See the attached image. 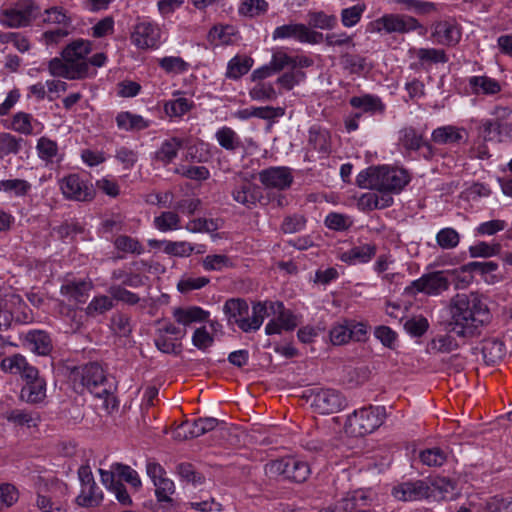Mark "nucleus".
Segmentation results:
<instances>
[{
    "label": "nucleus",
    "instance_id": "1",
    "mask_svg": "<svg viewBox=\"0 0 512 512\" xmlns=\"http://www.w3.org/2000/svg\"><path fill=\"white\" fill-rule=\"evenodd\" d=\"M450 318L446 331L467 340L481 334L489 322L490 312L481 295L476 292L458 293L448 304Z\"/></svg>",
    "mask_w": 512,
    "mask_h": 512
},
{
    "label": "nucleus",
    "instance_id": "2",
    "mask_svg": "<svg viewBox=\"0 0 512 512\" xmlns=\"http://www.w3.org/2000/svg\"><path fill=\"white\" fill-rule=\"evenodd\" d=\"M71 379L75 389L80 386L87 389L91 394L98 398H104V406L108 409L116 407V400L113 396L116 390L113 379H109L104 369L98 363H88L86 365L76 367L71 372ZM81 390L80 392H82Z\"/></svg>",
    "mask_w": 512,
    "mask_h": 512
},
{
    "label": "nucleus",
    "instance_id": "3",
    "mask_svg": "<svg viewBox=\"0 0 512 512\" xmlns=\"http://www.w3.org/2000/svg\"><path fill=\"white\" fill-rule=\"evenodd\" d=\"M410 181L408 172L395 167H370L361 171L356 183L360 188L384 189L400 192Z\"/></svg>",
    "mask_w": 512,
    "mask_h": 512
},
{
    "label": "nucleus",
    "instance_id": "4",
    "mask_svg": "<svg viewBox=\"0 0 512 512\" xmlns=\"http://www.w3.org/2000/svg\"><path fill=\"white\" fill-rule=\"evenodd\" d=\"M223 311L228 317L229 323L237 324V326L245 333L257 331L268 313L267 302H256L252 306V315L249 316L248 303L239 298H232L225 302Z\"/></svg>",
    "mask_w": 512,
    "mask_h": 512
},
{
    "label": "nucleus",
    "instance_id": "5",
    "mask_svg": "<svg viewBox=\"0 0 512 512\" xmlns=\"http://www.w3.org/2000/svg\"><path fill=\"white\" fill-rule=\"evenodd\" d=\"M386 417L385 408L382 406H367L355 410L348 416L346 428L356 437L364 436L379 428Z\"/></svg>",
    "mask_w": 512,
    "mask_h": 512
},
{
    "label": "nucleus",
    "instance_id": "6",
    "mask_svg": "<svg viewBox=\"0 0 512 512\" xmlns=\"http://www.w3.org/2000/svg\"><path fill=\"white\" fill-rule=\"evenodd\" d=\"M265 473L270 477L283 476L287 480L302 483L308 478L310 468L307 462L286 457L267 463Z\"/></svg>",
    "mask_w": 512,
    "mask_h": 512
},
{
    "label": "nucleus",
    "instance_id": "7",
    "mask_svg": "<svg viewBox=\"0 0 512 512\" xmlns=\"http://www.w3.org/2000/svg\"><path fill=\"white\" fill-rule=\"evenodd\" d=\"M39 8L32 0H19L14 8L0 13V22L11 28L28 26L37 17Z\"/></svg>",
    "mask_w": 512,
    "mask_h": 512
},
{
    "label": "nucleus",
    "instance_id": "8",
    "mask_svg": "<svg viewBox=\"0 0 512 512\" xmlns=\"http://www.w3.org/2000/svg\"><path fill=\"white\" fill-rule=\"evenodd\" d=\"M60 189L65 198L80 202L91 201L96 194L93 185L83 180L78 174H70L62 178Z\"/></svg>",
    "mask_w": 512,
    "mask_h": 512
},
{
    "label": "nucleus",
    "instance_id": "9",
    "mask_svg": "<svg viewBox=\"0 0 512 512\" xmlns=\"http://www.w3.org/2000/svg\"><path fill=\"white\" fill-rule=\"evenodd\" d=\"M450 286V279L447 271H435L422 275L419 279L412 282L407 291L416 290L428 295H439L448 290Z\"/></svg>",
    "mask_w": 512,
    "mask_h": 512
},
{
    "label": "nucleus",
    "instance_id": "10",
    "mask_svg": "<svg viewBox=\"0 0 512 512\" xmlns=\"http://www.w3.org/2000/svg\"><path fill=\"white\" fill-rule=\"evenodd\" d=\"M311 406L320 414H332L346 406V399L337 390L320 389L312 394Z\"/></svg>",
    "mask_w": 512,
    "mask_h": 512
},
{
    "label": "nucleus",
    "instance_id": "11",
    "mask_svg": "<svg viewBox=\"0 0 512 512\" xmlns=\"http://www.w3.org/2000/svg\"><path fill=\"white\" fill-rule=\"evenodd\" d=\"M294 38L299 42L318 44L323 41V34L310 30L304 24H287L277 27L273 32V39Z\"/></svg>",
    "mask_w": 512,
    "mask_h": 512
},
{
    "label": "nucleus",
    "instance_id": "12",
    "mask_svg": "<svg viewBox=\"0 0 512 512\" xmlns=\"http://www.w3.org/2000/svg\"><path fill=\"white\" fill-rule=\"evenodd\" d=\"M48 68L51 75L67 79H83L90 76L87 62L71 64L64 59L53 58L49 61Z\"/></svg>",
    "mask_w": 512,
    "mask_h": 512
},
{
    "label": "nucleus",
    "instance_id": "13",
    "mask_svg": "<svg viewBox=\"0 0 512 512\" xmlns=\"http://www.w3.org/2000/svg\"><path fill=\"white\" fill-rule=\"evenodd\" d=\"M25 307L22 298L17 294L0 295V331L8 329L14 319L19 320L17 313Z\"/></svg>",
    "mask_w": 512,
    "mask_h": 512
},
{
    "label": "nucleus",
    "instance_id": "14",
    "mask_svg": "<svg viewBox=\"0 0 512 512\" xmlns=\"http://www.w3.org/2000/svg\"><path fill=\"white\" fill-rule=\"evenodd\" d=\"M160 28L151 22H140L134 27L132 43L140 49L157 47L160 41Z\"/></svg>",
    "mask_w": 512,
    "mask_h": 512
},
{
    "label": "nucleus",
    "instance_id": "15",
    "mask_svg": "<svg viewBox=\"0 0 512 512\" xmlns=\"http://www.w3.org/2000/svg\"><path fill=\"white\" fill-rule=\"evenodd\" d=\"M259 180L267 188L285 190L291 186L293 176L287 167H270L259 172Z\"/></svg>",
    "mask_w": 512,
    "mask_h": 512
},
{
    "label": "nucleus",
    "instance_id": "16",
    "mask_svg": "<svg viewBox=\"0 0 512 512\" xmlns=\"http://www.w3.org/2000/svg\"><path fill=\"white\" fill-rule=\"evenodd\" d=\"M430 487L423 480L403 482L395 486L392 495L401 501H417L429 497Z\"/></svg>",
    "mask_w": 512,
    "mask_h": 512
},
{
    "label": "nucleus",
    "instance_id": "17",
    "mask_svg": "<svg viewBox=\"0 0 512 512\" xmlns=\"http://www.w3.org/2000/svg\"><path fill=\"white\" fill-rule=\"evenodd\" d=\"M92 288L93 283L90 279H66L60 292L69 301L85 303Z\"/></svg>",
    "mask_w": 512,
    "mask_h": 512
},
{
    "label": "nucleus",
    "instance_id": "18",
    "mask_svg": "<svg viewBox=\"0 0 512 512\" xmlns=\"http://www.w3.org/2000/svg\"><path fill=\"white\" fill-rule=\"evenodd\" d=\"M59 489L62 492L66 490V486L62 483H52L50 486L45 485L37 493V507L43 512H66L63 503L53 495V490Z\"/></svg>",
    "mask_w": 512,
    "mask_h": 512
},
{
    "label": "nucleus",
    "instance_id": "19",
    "mask_svg": "<svg viewBox=\"0 0 512 512\" xmlns=\"http://www.w3.org/2000/svg\"><path fill=\"white\" fill-rule=\"evenodd\" d=\"M1 368L5 372L20 374L27 382L38 379V370L20 354L4 358L1 361Z\"/></svg>",
    "mask_w": 512,
    "mask_h": 512
},
{
    "label": "nucleus",
    "instance_id": "20",
    "mask_svg": "<svg viewBox=\"0 0 512 512\" xmlns=\"http://www.w3.org/2000/svg\"><path fill=\"white\" fill-rule=\"evenodd\" d=\"M378 30L383 28L386 32L405 33L420 27L419 22L411 16L386 15L376 21Z\"/></svg>",
    "mask_w": 512,
    "mask_h": 512
},
{
    "label": "nucleus",
    "instance_id": "21",
    "mask_svg": "<svg viewBox=\"0 0 512 512\" xmlns=\"http://www.w3.org/2000/svg\"><path fill=\"white\" fill-rule=\"evenodd\" d=\"M431 139L438 145L459 144L467 142L468 132L461 127L445 125L434 129L431 134Z\"/></svg>",
    "mask_w": 512,
    "mask_h": 512
},
{
    "label": "nucleus",
    "instance_id": "22",
    "mask_svg": "<svg viewBox=\"0 0 512 512\" xmlns=\"http://www.w3.org/2000/svg\"><path fill=\"white\" fill-rule=\"evenodd\" d=\"M231 195L237 203L242 204L247 208H252L259 201L261 192L259 187L255 184L249 181H242L234 186Z\"/></svg>",
    "mask_w": 512,
    "mask_h": 512
},
{
    "label": "nucleus",
    "instance_id": "23",
    "mask_svg": "<svg viewBox=\"0 0 512 512\" xmlns=\"http://www.w3.org/2000/svg\"><path fill=\"white\" fill-rule=\"evenodd\" d=\"M338 512H371L368 498L364 492L354 491L336 503Z\"/></svg>",
    "mask_w": 512,
    "mask_h": 512
},
{
    "label": "nucleus",
    "instance_id": "24",
    "mask_svg": "<svg viewBox=\"0 0 512 512\" xmlns=\"http://www.w3.org/2000/svg\"><path fill=\"white\" fill-rule=\"evenodd\" d=\"M327 130L313 126L309 130L308 145L313 150L327 157L331 153V139Z\"/></svg>",
    "mask_w": 512,
    "mask_h": 512
},
{
    "label": "nucleus",
    "instance_id": "25",
    "mask_svg": "<svg viewBox=\"0 0 512 512\" xmlns=\"http://www.w3.org/2000/svg\"><path fill=\"white\" fill-rule=\"evenodd\" d=\"M376 254V246L373 244H363L355 246L350 250L343 252L340 256L341 261L354 265L356 263H367Z\"/></svg>",
    "mask_w": 512,
    "mask_h": 512
},
{
    "label": "nucleus",
    "instance_id": "26",
    "mask_svg": "<svg viewBox=\"0 0 512 512\" xmlns=\"http://www.w3.org/2000/svg\"><path fill=\"white\" fill-rule=\"evenodd\" d=\"M115 120L117 127L124 131H141L150 126L149 120L128 111L118 113Z\"/></svg>",
    "mask_w": 512,
    "mask_h": 512
},
{
    "label": "nucleus",
    "instance_id": "27",
    "mask_svg": "<svg viewBox=\"0 0 512 512\" xmlns=\"http://www.w3.org/2000/svg\"><path fill=\"white\" fill-rule=\"evenodd\" d=\"M433 36L439 44L454 46L460 41L461 32L454 24L440 22L435 26Z\"/></svg>",
    "mask_w": 512,
    "mask_h": 512
},
{
    "label": "nucleus",
    "instance_id": "28",
    "mask_svg": "<svg viewBox=\"0 0 512 512\" xmlns=\"http://www.w3.org/2000/svg\"><path fill=\"white\" fill-rule=\"evenodd\" d=\"M506 354L504 343L497 338H489L483 341L482 355L487 365H495Z\"/></svg>",
    "mask_w": 512,
    "mask_h": 512
},
{
    "label": "nucleus",
    "instance_id": "29",
    "mask_svg": "<svg viewBox=\"0 0 512 512\" xmlns=\"http://www.w3.org/2000/svg\"><path fill=\"white\" fill-rule=\"evenodd\" d=\"M90 52V42L80 39L72 42L62 51V58L68 63L76 64L85 62L83 59Z\"/></svg>",
    "mask_w": 512,
    "mask_h": 512
},
{
    "label": "nucleus",
    "instance_id": "30",
    "mask_svg": "<svg viewBox=\"0 0 512 512\" xmlns=\"http://www.w3.org/2000/svg\"><path fill=\"white\" fill-rule=\"evenodd\" d=\"M284 114V109L280 107H250L238 110L235 116L241 120H247L251 117H256L264 120H271L273 118L282 116Z\"/></svg>",
    "mask_w": 512,
    "mask_h": 512
},
{
    "label": "nucleus",
    "instance_id": "31",
    "mask_svg": "<svg viewBox=\"0 0 512 512\" xmlns=\"http://www.w3.org/2000/svg\"><path fill=\"white\" fill-rule=\"evenodd\" d=\"M483 130L485 138L493 139L497 137L498 141L502 142L507 139H512V123L506 121H490L487 120L483 123Z\"/></svg>",
    "mask_w": 512,
    "mask_h": 512
},
{
    "label": "nucleus",
    "instance_id": "32",
    "mask_svg": "<svg viewBox=\"0 0 512 512\" xmlns=\"http://www.w3.org/2000/svg\"><path fill=\"white\" fill-rule=\"evenodd\" d=\"M469 85L474 94L495 95L501 91L498 81L487 76H473L469 79Z\"/></svg>",
    "mask_w": 512,
    "mask_h": 512
},
{
    "label": "nucleus",
    "instance_id": "33",
    "mask_svg": "<svg viewBox=\"0 0 512 512\" xmlns=\"http://www.w3.org/2000/svg\"><path fill=\"white\" fill-rule=\"evenodd\" d=\"M209 313L200 307H189V308H176L174 309L173 316L175 320L185 326L193 322L205 321Z\"/></svg>",
    "mask_w": 512,
    "mask_h": 512
},
{
    "label": "nucleus",
    "instance_id": "34",
    "mask_svg": "<svg viewBox=\"0 0 512 512\" xmlns=\"http://www.w3.org/2000/svg\"><path fill=\"white\" fill-rule=\"evenodd\" d=\"M26 340L30 349L39 355H48L52 350L51 339L45 331H31L27 333Z\"/></svg>",
    "mask_w": 512,
    "mask_h": 512
},
{
    "label": "nucleus",
    "instance_id": "35",
    "mask_svg": "<svg viewBox=\"0 0 512 512\" xmlns=\"http://www.w3.org/2000/svg\"><path fill=\"white\" fill-rule=\"evenodd\" d=\"M46 384L42 379L27 382L21 389L20 398L28 403H38L45 398Z\"/></svg>",
    "mask_w": 512,
    "mask_h": 512
},
{
    "label": "nucleus",
    "instance_id": "36",
    "mask_svg": "<svg viewBox=\"0 0 512 512\" xmlns=\"http://www.w3.org/2000/svg\"><path fill=\"white\" fill-rule=\"evenodd\" d=\"M102 500L103 493L96 482L81 488V492L76 498L79 506L87 508L99 506Z\"/></svg>",
    "mask_w": 512,
    "mask_h": 512
},
{
    "label": "nucleus",
    "instance_id": "37",
    "mask_svg": "<svg viewBox=\"0 0 512 512\" xmlns=\"http://www.w3.org/2000/svg\"><path fill=\"white\" fill-rule=\"evenodd\" d=\"M424 143L423 137L413 127H404L399 131L398 144L406 151H417Z\"/></svg>",
    "mask_w": 512,
    "mask_h": 512
},
{
    "label": "nucleus",
    "instance_id": "38",
    "mask_svg": "<svg viewBox=\"0 0 512 512\" xmlns=\"http://www.w3.org/2000/svg\"><path fill=\"white\" fill-rule=\"evenodd\" d=\"M268 312L277 314V320L284 330H293L297 326L296 317L288 310H285L282 302H267Z\"/></svg>",
    "mask_w": 512,
    "mask_h": 512
},
{
    "label": "nucleus",
    "instance_id": "39",
    "mask_svg": "<svg viewBox=\"0 0 512 512\" xmlns=\"http://www.w3.org/2000/svg\"><path fill=\"white\" fill-rule=\"evenodd\" d=\"M159 244L164 245V252L177 256V257H187L191 255V253L194 251V247L185 241H179V242H172V241H157V240H150L149 245L150 246H157Z\"/></svg>",
    "mask_w": 512,
    "mask_h": 512
},
{
    "label": "nucleus",
    "instance_id": "40",
    "mask_svg": "<svg viewBox=\"0 0 512 512\" xmlns=\"http://www.w3.org/2000/svg\"><path fill=\"white\" fill-rule=\"evenodd\" d=\"M350 104L354 108L362 109L364 112H380L384 111V104L379 97L372 95H364L361 97H352Z\"/></svg>",
    "mask_w": 512,
    "mask_h": 512
},
{
    "label": "nucleus",
    "instance_id": "41",
    "mask_svg": "<svg viewBox=\"0 0 512 512\" xmlns=\"http://www.w3.org/2000/svg\"><path fill=\"white\" fill-rule=\"evenodd\" d=\"M181 147L182 141L178 138L166 140L156 152L155 158L164 164H168L177 156Z\"/></svg>",
    "mask_w": 512,
    "mask_h": 512
},
{
    "label": "nucleus",
    "instance_id": "42",
    "mask_svg": "<svg viewBox=\"0 0 512 512\" xmlns=\"http://www.w3.org/2000/svg\"><path fill=\"white\" fill-rule=\"evenodd\" d=\"M417 57L423 67L431 64H444L449 60L444 50L435 48H420L417 50Z\"/></svg>",
    "mask_w": 512,
    "mask_h": 512
},
{
    "label": "nucleus",
    "instance_id": "43",
    "mask_svg": "<svg viewBox=\"0 0 512 512\" xmlns=\"http://www.w3.org/2000/svg\"><path fill=\"white\" fill-rule=\"evenodd\" d=\"M215 136L219 145L228 151H234L241 147L240 138L230 127L220 128Z\"/></svg>",
    "mask_w": 512,
    "mask_h": 512
},
{
    "label": "nucleus",
    "instance_id": "44",
    "mask_svg": "<svg viewBox=\"0 0 512 512\" xmlns=\"http://www.w3.org/2000/svg\"><path fill=\"white\" fill-rule=\"evenodd\" d=\"M340 60L343 68L352 74H360L369 69L366 58L360 55L344 53Z\"/></svg>",
    "mask_w": 512,
    "mask_h": 512
},
{
    "label": "nucleus",
    "instance_id": "45",
    "mask_svg": "<svg viewBox=\"0 0 512 512\" xmlns=\"http://www.w3.org/2000/svg\"><path fill=\"white\" fill-rule=\"evenodd\" d=\"M180 222V217L175 210L162 212L154 218L155 227L162 232L179 229Z\"/></svg>",
    "mask_w": 512,
    "mask_h": 512
},
{
    "label": "nucleus",
    "instance_id": "46",
    "mask_svg": "<svg viewBox=\"0 0 512 512\" xmlns=\"http://www.w3.org/2000/svg\"><path fill=\"white\" fill-rule=\"evenodd\" d=\"M252 64L253 60L251 58L236 56L228 64L227 76L239 79L251 69Z\"/></svg>",
    "mask_w": 512,
    "mask_h": 512
},
{
    "label": "nucleus",
    "instance_id": "47",
    "mask_svg": "<svg viewBox=\"0 0 512 512\" xmlns=\"http://www.w3.org/2000/svg\"><path fill=\"white\" fill-rule=\"evenodd\" d=\"M219 424L218 419L214 417L198 418L190 424L191 438L200 437L212 430Z\"/></svg>",
    "mask_w": 512,
    "mask_h": 512
},
{
    "label": "nucleus",
    "instance_id": "48",
    "mask_svg": "<svg viewBox=\"0 0 512 512\" xmlns=\"http://www.w3.org/2000/svg\"><path fill=\"white\" fill-rule=\"evenodd\" d=\"M436 242L442 249H454L460 242V235L453 228H443L437 233Z\"/></svg>",
    "mask_w": 512,
    "mask_h": 512
},
{
    "label": "nucleus",
    "instance_id": "49",
    "mask_svg": "<svg viewBox=\"0 0 512 512\" xmlns=\"http://www.w3.org/2000/svg\"><path fill=\"white\" fill-rule=\"evenodd\" d=\"M108 293L113 300L121 301L128 305H135L140 301L137 294L127 290L124 286L113 284L108 288Z\"/></svg>",
    "mask_w": 512,
    "mask_h": 512
},
{
    "label": "nucleus",
    "instance_id": "50",
    "mask_svg": "<svg viewBox=\"0 0 512 512\" xmlns=\"http://www.w3.org/2000/svg\"><path fill=\"white\" fill-rule=\"evenodd\" d=\"M31 189V184L23 179H9L0 181V191L14 192L16 196H25Z\"/></svg>",
    "mask_w": 512,
    "mask_h": 512
},
{
    "label": "nucleus",
    "instance_id": "51",
    "mask_svg": "<svg viewBox=\"0 0 512 512\" xmlns=\"http://www.w3.org/2000/svg\"><path fill=\"white\" fill-rule=\"evenodd\" d=\"M268 3L265 0H244L240 7L239 13L247 17H256L267 11Z\"/></svg>",
    "mask_w": 512,
    "mask_h": 512
},
{
    "label": "nucleus",
    "instance_id": "52",
    "mask_svg": "<svg viewBox=\"0 0 512 512\" xmlns=\"http://www.w3.org/2000/svg\"><path fill=\"white\" fill-rule=\"evenodd\" d=\"M21 138H16L9 133H0V158L16 154L21 149Z\"/></svg>",
    "mask_w": 512,
    "mask_h": 512
},
{
    "label": "nucleus",
    "instance_id": "53",
    "mask_svg": "<svg viewBox=\"0 0 512 512\" xmlns=\"http://www.w3.org/2000/svg\"><path fill=\"white\" fill-rule=\"evenodd\" d=\"M42 21L47 24H57L64 27L71 25V19L61 7H52L45 10Z\"/></svg>",
    "mask_w": 512,
    "mask_h": 512
},
{
    "label": "nucleus",
    "instance_id": "54",
    "mask_svg": "<svg viewBox=\"0 0 512 512\" xmlns=\"http://www.w3.org/2000/svg\"><path fill=\"white\" fill-rule=\"evenodd\" d=\"M419 457L422 463L427 466H441L447 459L446 453L437 447L422 451Z\"/></svg>",
    "mask_w": 512,
    "mask_h": 512
},
{
    "label": "nucleus",
    "instance_id": "55",
    "mask_svg": "<svg viewBox=\"0 0 512 512\" xmlns=\"http://www.w3.org/2000/svg\"><path fill=\"white\" fill-rule=\"evenodd\" d=\"M177 473L180 478L193 485L202 484L205 480L204 476L197 472L190 463H180L177 466Z\"/></svg>",
    "mask_w": 512,
    "mask_h": 512
},
{
    "label": "nucleus",
    "instance_id": "56",
    "mask_svg": "<svg viewBox=\"0 0 512 512\" xmlns=\"http://www.w3.org/2000/svg\"><path fill=\"white\" fill-rule=\"evenodd\" d=\"M113 308V299L106 295L94 297L86 308L88 315L103 314Z\"/></svg>",
    "mask_w": 512,
    "mask_h": 512
},
{
    "label": "nucleus",
    "instance_id": "57",
    "mask_svg": "<svg viewBox=\"0 0 512 512\" xmlns=\"http://www.w3.org/2000/svg\"><path fill=\"white\" fill-rule=\"evenodd\" d=\"M365 5L357 4L341 11V22L345 27L355 26L361 19L365 11Z\"/></svg>",
    "mask_w": 512,
    "mask_h": 512
},
{
    "label": "nucleus",
    "instance_id": "58",
    "mask_svg": "<svg viewBox=\"0 0 512 512\" xmlns=\"http://www.w3.org/2000/svg\"><path fill=\"white\" fill-rule=\"evenodd\" d=\"M218 221L214 219L197 218L188 222L186 229L192 233L207 232L212 233L218 230Z\"/></svg>",
    "mask_w": 512,
    "mask_h": 512
},
{
    "label": "nucleus",
    "instance_id": "59",
    "mask_svg": "<svg viewBox=\"0 0 512 512\" xmlns=\"http://www.w3.org/2000/svg\"><path fill=\"white\" fill-rule=\"evenodd\" d=\"M155 494L159 502H171V495L175 492L174 482L166 477L154 483Z\"/></svg>",
    "mask_w": 512,
    "mask_h": 512
},
{
    "label": "nucleus",
    "instance_id": "60",
    "mask_svg": "<svg viewBox=\"0 0 512 512\" xmlns=\"http://www.w3.org/2000/svg\"><path fill=\"white\" fill-rule=\"evenodd\" d=\"M159 66L167 73H182L188 69V64L177 56H168L159 60Z\"/></svg>",
    "mask_w": 512,
    "mask_h": 512
},
{
    "label": "nucleus",
    "instance_id": "61",
    "mask_svg": "<svg viewBox=\"0 0 512 512\" xmlns=\"http://www.w3.org/2000/svg\"><path fill=\"white\" fill-rule=\"evenodd\" d=\"M113 469L116 470L117 476L121 480L126 481L128 484L135 488H139L141 486V480L138 476V473L130 466L121 463H115L113 464Z\"/></svg>",
    "mask_w": 512,
    "mask_h": 512
},
{
    "label": "nucleus",
    "instance_id": "62",
    "mask_svg": "<svg viewBox=\"0 0 512 512\" xmlns=\"http://www.w3.org/2000/svg\"><path fill=\"white\" fill-rule=\"evenodd\" d=\"M39 157L45 161H51L58 152L57 143L47 137H41L37 142Z\"/></svg>",
    "mask_w": 512,
    "mask_h": 512
},
{
    "label": "nucleus",
    "instance_id": "63",
    "mask_svg": "<svg viewBox=\"0 0 512 512\" xmlns=\"http://www.w3.org/2000/svg\"><path fill=\"white\" fill-rule=\"evenodd\" d=\"M31 121L32 116L30 114L25 112H18L12 119V128L21 134L30 135L33 133Z\"/></svg>",
    "mask_w": 512,
    "mask_h": 512
},
{
    "label": "nucleus",
    "instance_id": "64",
    "mask_svg": "<svg viewBox=\"0 0 512 512\" xmlns=\"http://www.w3.org/2000/svg\"><path fill=\"white\" fill-rule=\"evenodd\" d=\"M253 100H275L277 93L270 83H259L249 93Z\"/></svg>",
    "mask_w": 512,
    "mask_h": 512
}]
</instances>
